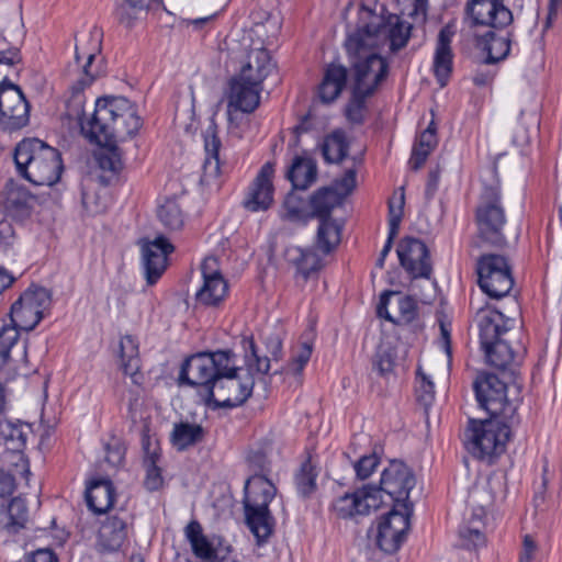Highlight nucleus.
Masks as SVG:
<instances>
[{
  "label": "nucleus",
  "instance_id": "1",
  "mask_svg": "<svg viewBox=\"0 0 562 562\" xmlns=\"http://www.w3.org/2000/svg\"><path fill=\"white\" fill-rule=\"evenodd\" d=\"M79 124L81 132L91 142L106 147L98 156L99 167L116 173L122 169V158L114 143L134 136L143 122L130 100L124 97H106L98 99L91 117L86 120L80 116Z\"/></svg>",
  "mask_w": 562,
  "mask_h": 562
},
{
  "label": "nucleus",
  "instance_id": "37",
  "mask_svg": "<svg viewBox=\"0 0 562 562\" xmlns=\"http://www.w3.org/2000/svg\"><path fill=\"white\" fill-rule=\"evenodd\" d=\"M286 260L296 268L305 280L311 273L321 269V259L317 254L311 249H303L301 247H289L285 250Z\"/></svg>",
  "mask_w": 562,
  "mask_h": 562
},
{
  "label": "nucleus",
  "instance_id": "6",
  "mask_svg": "<svg viewBox=\"0 0 562 562\" xmlns=\"http://www.w3.org/2000/svg\"><path fill=\"white\" fill-rule=\"evenodd\" d=\"M235 358L232 350L198 352L188 357L181 366L180 383L200 386V395L205 400L207 389L216 382L223 370H229V360Z\"/></svg>",
  "mask_w": 562,
  "mask_h": 562
},
{
  "label": "nucleus",
  "instance_id": "3",
  "mask_svg": "<svg viewBox=\"0 0 562 562\" xmlns=\"http://www.w3.org/2000/svg\"><path fill=\"white\" fill-rule=\"evenodd\" d=\"M376 40L358 32L346 41L352 88L374 94L389 75V63L378 53Z\"/></svg>",
  "mask_w": 562,
  "mask_h": 562
},
{
  "label": "nucleus",
  "instance_id": "24",
  "mask_svg": "<svg viewBox=\"0 0 562 562\" xmlns=\"http://www.w3.org/2000/svg\"><path fill=\"white\" fill-rule=\"evenodd\" d=\"M261 83L243 75L232 78L229 82L228 106L244 113L254 112L260 102Z\"/></svg>",
  "mask_w": 562,
  "mask_h": 562
},
{
  "label": "nucleus",
  "instance_id": "53",
  "mask_svg": "<svg viewBox=\"0 0 562 562\" xmlns=\"http://www.w3.org/2000/svg\"><path fill=\"white\" fill-rule=\"evenodd\" d=\"M312 351V342L303 341L300 345V349L293 355L292 361L288 366V370L293 374H300L308 362Z\"/></svg>",
  "mask_w": 562,
  "mask_h": 562
},
{
  "label": "nucleus",
  "instance_id": "46",
  "mask_svg": "<svg viewBox=\"0 0 562 562\" xmlns=\"http://www.w3.org/2000/svg\"><path fill=\"white\" fill-rule=\"evenodd\" d=\"M316 477L317 471L311 459H307L295 474V485L301 496L308 497L316 491Z\"/></svg>",
  "mask_w": 562,
  "mask_h": 562
},
{
  "label": "nucleus",
  "instance_id": "8",
  "mask_svg": "<svg viewBox=\"0 0 562 562\" xmlns=\"http://www.w3.org/2000/svg\"><path fill=\"white\" fill-rule=\"evenodd\" d=\"M473 387L480 407L490 414V418L514 423L518 401L507 397L509 387L504 381L493 373L482 372L476 376Z\"/></svg>",
  "mask_w": 562,
  "mask_h": 562
},
{
  "label": "nucleus",
  "instance_id": "2",
  "mask_svg": "<svg viewBox=\"0 0 562 562\" xmlns=\"http://www.w3.org/2000/svg\"><path fill=\"white\" fill-rule=\"evenodd\" d=\"M254 475L247 479L243 501L245 522L258 543L266 542L273 532L274 518L269 504L277 494V487L262 473L269 471V461L261 450L251 451L247 456Z\"/></svg>",
  "mask_w": 562,
  "mask_h": 562
},
{
  "label": "nucleus",
  "instance_id": "5",
  "mask_svg": "<svg viewBox=\"0 0 562 562\" xmlns=\"http://www.w3.org/2000/svg\"><path fill=\"white\" fill-rule=\"evenodd\" d=\"M514 423L498 418H469L464 430V447L474 458L487 464L505 451Z\"/></svg>",
  "mask_w": 562,
  "mask_h": 562
},
{
  "label": "nucleus",
  "instance_id": "64",
  "mask_svg": "<svg viewBox=\"0 0 562 562\" xmlns=\"http://www.w3.org/2000/svg\"><path fill=\"white\" fill-rule=\"evenodd\" d=\"M25 562H58V559L50 549H38L30 554Z\"/></svg>",
  "mask_w": 562,
  "mask_h": 562
},
{
  "label": "nucleus",
  "instance_id": "7",
  "mask_svg": "<svg viewBox=\"0 0 562 562\" xmlns=\"http://www.w3.org/2000/svg\"><path fill=\"white\" fill-rule=\"evenodd\" d=\"M341 203V195L333 187L318 189L310 199L312 217L319 220L316 246L324 254H329L340 243L341 227L330 214Z\"/></svg>",
  "mask_w": 562,
  "mask_h": 562
},
{
  "label": "nucleus",
  "instance_id": "59",
  "mask_svg": "<svg viewBox=\"0 0 562 562\" xmlns=\"http://www.w3.org/2000/svg\"><path fill=\"white\" fill-rule=\"evenodd\" d=\"M379 464V457L375 453L361 457L353 465L357 477L368 479Z\"/></svg>",
  "mask_w": 562,
  "mask_h": 562
},
{
  "label": "nucleus",
  "instance_id": "38",
  "mask_svg": "<svg viewBox=\"0 0 562 562\" xmlns=\"http://www.w3.org/2000/svg\"><path fill=\"white\" fill-rule=\"evenodd\" d=\"M99 52L100 42L98 40L95 46L89 52H85L81 46L76 45V61L79 64L81 59H86L85 64L81 66L82 76L72 87L77 92L82 91L86 87L90 86L94 79L100 76V69L98 67H93V61Z\"/></svg>",
  "mask_w": 562,
  "mask_h": 562
},
{
  "label": "nucleus",
  "instance_id": "60",
  "mask_svg": "<svg viewBox=\"0 0 562 562\" xmlns=\"http://www.w3.org/2000/svg\"><path fill=\"white\" fill-rule=\"evenodd\" d=\"M124 457L125 447L119 440H113V442L105 446V462L113 469L123 463Z\"/></svg>",
  "mask_w": 562,
  "mask_h": 562
},
{
  "label": "nucleus",
  "instance_id": "14",
  "mask_svg": "<svg viewBox=\"0 0 562 562\" xmlns=\"http://www.w3.org/2000/svg\"><path fill=\"white\" fill-rule=\"evenodd\" d=\"M52 303L50 292L42 286L29 288L11 306V322L23 330H33Z\"/></svg>",
  "mask_w": 562,
  "mask_h": 562
},
{
  "label": "nucleus",
  "instance_id": "15",
  "mask_svg": "<svg viewBox=\"0 0 562 562\" xmlns=\"http://www.w3.org/2000/svg\"><path fill=\"white\" fill-rule=\"evenodd\" d=\"M413 507V504H404V508L392 507L379 521L374 539L385 553L396 552L404 542L411 528Z\"/></svg>",
  "mask_w": 562,
  "mask_h": 562
},
{
  "label": "nucleus",
  "instance_id": "33",
  "mask_svg": "<svg viewBox=\"0 0 562 562\" xmlns=\"http://www.w3.org/2000/svg\"><path fill=\"white\" fill-rule=\"evenodd\" d=\"M286 178L294 189L306 190L316 181V161L308 157L296 156L286 171Z\"/></svg>",
  "mask_w": 562,
  "mask_h": 562
},
{
  "label": "nucleus",
  "instance_id": "11",
  "mask_svg": "<svg viewBox=\"0 0 562 562\" xmlns=\"http://www.w3.org/2000/svg\"><path fill=\"white\" fill-rule=\"evenodd\" d=\"M415 484L416 479L412 470L404 462L392 460L381 473L380 486H368L371 492L379 491L381 506L385 504L383 499V494H385L393 507L404 508V504H413L409 501V493Z\"/></svg>",
  "mask_w": 562,
  "mask_h": 562
},
{
  "label": "nucleus",
  "instance_id": "13",
  "mask_svg": "<svg viewBox=\"0 0 562 562\" xmlns=\"http://www.w3.org/2000/svg\"><path fill=\"white\" fill-rule=\"evenodd\" d=\"M479 285L491 299H501L509 293L514 285L510 268L501 255H484L476 267Z\"/></svg>",
  "mask_w": 562,
  "mask_h": 562
},
{
  "label": "nucleus",
  "instance_id": "16",
  "mask_svg": "<svg viewBox=\"0 0 562 562\" xmlns=\"http://www.w3.org/2000/svg\"><path fill=\"white\" fill-rule=\"evenodd\" d=\"M367 13L372 15L373 21L360 25L356 32L363 36L370 35L375 37L376 43L374 46L378 48L389 42L392 53H396L407 45L413 29L409 22L401 21L395 16L394 23L390 21L387 24H384L371 11Z\"/></svg>",
  "mask_w": 562,
  "mask_h": 562
},
{
  "label": "nucleus",
  "instance_id": "35",
  "mask_svg": "<svg viewBox=\"0 0 562 562\" xmlns=\"http://www.w3.org/2000/svg\"><path fill=\"white\" fill-rule=\"evenodd\" d=\"M205 437L204 428L199 424L180 422L173 425L170 441L179 451L201 442Z\"/></svg>",
  "mask_w": 562,
  "mask_h": 562
},
{
  "label": "nucleus",
  "instance_id": "30",
  "mask_svg": "<svg viewBox=\"0 0 562 562\" xmlns=\"http://www.w3.org/2000/svg\"><path fill=\"white\" fill-rule=\"evenodd\" d=\"M477 323L482 349L502 340L501 337L507 331V328L503 325V314L499 312L480 310L477 313Z\"/></svg>",
  "mask_w": 562,
  "mask_h": 562
},
{
  "label": "nucleus",
  "instance_id": "61",
  "mask_svg": "<svg viewBox=\"0 0 562 562\" xmlns=\"http://www.w3.org/2000/svg\"><path fill=\"white\" fill-rule=\"evenodd\" d=\"M334 186V189L341 195L342 201L356 187V170L348 169L340 179L335 180Z\"/></svg>",
  "mask_w": 562,
  "mask_h": 562
},
{
  "label": "nucleus",
  "instance_id": "12",
  "mask_svg": "<svg viewBox=\"0 0 562 562\" xmlns=\"http://www.w3.org/2000/svg\"><path fill=\"white\" fill-rule=\"evenodd\" d=\"M31 105L22 89L4 78L0 82V130L13 133L30 123Z\"/></svg>",
  "mask_w": 562,
  "mask_h": 562
},
{
  "label": "nucleus",
  "instance_id": "41",
  "mask_svg": "<svg viewBox=\"0 0 562 562\" xmlns=\"http://www.w3.org/2000/svg\"><path fill=\"white\" fill-rule=\"evenodd\" d=\"M31 193L22 186L10 183L7 189L4 207L12 216L23 217L30 214Z\"/></svg>",
  "mask_w": 562,
  "mask_h": 562
},
{
  "label": "nucleus",
  "instance_id": "28",
  "mask_svg": "<svg viewBox=\"0 0 562 562\" xmlns=\"http://www.w3.org/2000/svg\"><path fill=\"white\" fill-rule=\"evenodd\" d=\"M126 513L110 515L101 524L98 533V544L108 551L119 550L127 538Z\"/></svg>",
  "mask_w": 562,
  "mask_h": 562
},
{
  "label": "nucleus",
  "instance_id": "20",
  "mask_svg": "<svg viewBox=\"0 0 562 562\" xmlns=\"http://www.w3.org/2000/svg\"><path fill=\"white\" fill-rule=\"evenodd\" d=\"M376 314L395 325L412 323L417 315V304L412 296L395 291H384L376 306Z\"/></svg>",
  "mask_w": 562,
  "mask_h": 562
},
{
  "label": "nucleus",
  "instance_id": "29",
  "mask_svg": "<svg viewBox=\"0 0 562 562\" xmlns=\"http://www.w3.org/2000/svg\"><path fill=\"white\" fill-rule=\"evenodd\" d=\"M347 79L348 69L345 66L335 63L327 65L317 89L319 100L326 104L334 102L345 89Z\"/></svg>",
  "mask_w": 562,
  "mask_h": 562
},
{
  "label": "nucleus",
  "instance_id": "34",
  "mask_svg": "<svg viewBox=\"0 0 562 562\" xmlns=\"http://www.w3.org/2000/svg\"><path fill=\"white\" fill-rule=\"evenodd\" d=\"M30 427L21 422L0 420V437L7 450L21 453L26 446Z\"/></svg>",
  "mask_w": 562,
  "mask_h": 562
},
{
  "label": "nucleus",
  "instance_id": "57",
  "mask_svg": "<svg viewBox=\"0 0 562 562\" xmlns=\"http://www.w3.org/2000/svg\"><path fill=\"white\" fill-rule=\"evenodd\" d=\"M158 460H144L146 477L144 484L148 491H157L162 485L161 471L157 465Z\"/></svg>",
  "mask_w": 562,
  "mask_h": 562
},
{
  "label": "nucleus",
  "instance_id": "4",
  "mask_svg": "<svg viewBox=\"0 0 562 562\" xmlns=\"http://www.w3.org/2000/svg\"><path fill=\"white\" fill-rule=\"evenodd\" d=\"M18 172L35 186L55 184L61 175L59 151L38 138L21 140L14 150Z\"/></svg>",
  "mask_w": 562,
  "mask_h": 562
},
{
  "label": "nucleus",
  "instance_id": "18",
  "mask_svg": "<svg viewBox=\"0 0 562 562\" xmlns=\"http://www.w3.org/2000/svg\"><path fill=\"white\" fill-rule=\"evenodd\" d=\"M378 492H371L366 485L352 493H346L334 499L331 510L341 519L369 515L372 510H378L381 507Z\"/></svg>",
  "mask_w": 562,
  "mask_h": 562
},
{
  "label": "nucleus",
  "instance_id": "42",
  "mask_svg": "<svg viewBox=\"0 0 562 562\" xmlns=\"http://www.w3.org/2000/svg\"><path fill=\"white\" fill-rule=\"evenodd\" d=\"M348 143L344 132L335 131L323 143L322 153L327 162L338 164L348 154Z\"/></svg>",
  "mask_w": 562,
  "mask_h": 562
},
{
  "label": "nucleus",
  "instance_id": "58",
  "mask_svg": "<svg viewBox=\"0 0 562 562\" xmlns=\"http://www.w3.org/2000/svg\"><path fill=\"white\" fill-rule=\"evenodd\" d=\"M147 8H132L124 0L117 4L114 11L116 20L126 27H132L137 14Z\"/></svg>",
  "mask_w": 562,
  "mask_h": 562
},
{
  "label": "nucleus",
  "instance_id": "45",
  "mask_svg": "<svg viewBox=\"0 0 562 562\" xmlns=\"http://www.w3.org/2000/svg\"><path fill=\"white\" fill-rule=\"evenodd\" d=\"M487 56L485 59L486 64H494L504 59L510 49L509 40L505 36H496L492 31L485 35L484 47Z\"/></svg>",
  "mask_w": 562,
  "mask_h": 562
},
{
  "label": "nucleus",
  "instance_id": "54",
  "mask_svg": "<svg viewBox=\"0 0 562 562\" xmlns=\"http://www.w3.org/2000/svg\"><path fill=\"white\" fill-rule=\"evenodd\" d=\"M374 364L381 375L392 372L395 366V351L391 347H380Z\"/></svg>",
  "mask_w": 562,
  "mask_h": 562
},
{
  "label": "nucleus",
  "instance_id": "55",
  "mask_svg": "<svg viewBox=\"0 0 562 562\" xmlns=\"http://www.w3.org/2000/svg\"><path fill=\"white\" fill-rule=\"evenodd\" d=\"M542 480L539 486L536 487L535 495H533V508H535V515H538L539 513H543L548 509V499L546 494V488L548 484L547 473H548V463L547 461L543 464L542 468Z\"/></svg>",
  "mask_w": 562,
  "mask_h": 562
},
{
  "label": "nucleus",
  "instance_id": "19",
  "mask_svg": "<svg viewBox=\"0 0 562 562\" xmlns=\"http://www.w3.org/2000/svg\"><path fill=\"white\" fill-rule=\"evenodd\" d=\"M193 554L202 560L223 561L231 553V546L222 537H206L198 520H191L184 528Z\"/></svg>",
  "mask_w": 562,
  "mask_h": 562
},
{
  "label": "nucleus",
  "instance_id": "40",
  "mask_svg": "<svg viewBox=\"0 0 562 562\" xmlns=\"http://www.w3.org/2000/svg\"><path fill=\"white\" fill-rule=\"evenodd\" d=\"M437 143L438 140L435 123L430 122L428 127L423 133H420L417 142L413 147L412 156L409 159V164L413 169L417 170L425 164L429 154L437 146Z\"/></svg>",
  "mask_w": 562,
  "mask_h": 562
},
{
  "label": "nucleus",
  "instance_id": "26",
  "mask_svg": "<svg viewBox=\"0 0 562 562\" xmlns=\"http://www.w3.org/2000/svg\"><path fill=\"white\" fill-rule=\"evenodd\" d=\"M453 35L454 31L452 26L446 25L439 31L437 37L432 70L440 87H445L447 85L452 72L453 52L451 48V42Z\"/></svg>",
  "mask_w": 562,
  "mask_h": 562
},
{
  "label": "nucleus",
  "instance_id": "62",
  "mask_svg": "<svg viewBox=\"0 0 562 562\" xmlns=\"http://www.w3.org/2000/svg\"><path fill=\"white\" fill-rule=\"evenodd\" d=\"M16 239L15 229L11 222L7 220L0 221V248L8 250Z\"/></svg>",
  "mask_w": 562,
  "mask_h": 562
},
{
  "label": "nucleus",
  "instance_id": "23",
  "mask_svg": "<svg viewBox=\"0 0 562 562\" xmlns=\"http://www.w3.org/2000/svg\"><path fill=\"white\" fill-rule=\"evenodd\" d=\"M143 266L147 284H155L167 267V257L173 251V246L164 236L154 240H143L140 244Z\"/></svg>",
  "mask_w": 562,
  "mask_h": 562
},
{
  "label": "nucleus",
  "instance_id": "43",
  "mask_svg": "<svg viewBox=\"0 0 562 562\" xmlns=\"http://www.w3.org/2000/svg\"><path fill=\"white\" fill-rule=\"evenodd\" d=\"M486 362L499 370H504L514 360V352L505 340L496 341L485 348Z\"/></svg>",
  "mask_w": 562,
  "mask_h": 562
},
{
  "label": "nucleus",
  "instance_id": "50",
  "mask_svg": "<svg viewBox=\"0 0 562 562\" xmlns=\"http://www.w3.org/2000/svg\"><path fill=\"white\" fill-rule=\"evenodd\" d=\"M19 330L15 324H3L0 327V368H2L10 359L11 348L18 342Z\"/></svg>",
  "mask_w": 562,
  "mask_h": 562
},
{
  "label": "nucleus",
  "instance_id": "21",
  "mask_svg": "<svg viewBox=\"0 0 562 562\" xmlns=\"http://www.w3.org/2000/svg\"><path fill=\"white\" fill-rule=\"evenodd\" d=\"M274 164L266 162L248 188L243 206L249 212L267 211L273 203Z\"/></svg>",
  "mask_w": 562,
  "mask_h": 562
},
{
  "label": "nucleus",
  "instance_id": "44",
  "mask_svg": "<svg viewBox=\"0 0 562 562\" xmlns=\"http://www.w3.org/2000/svg\"><path fill=\"white\" fill-rule=\"evenodd\" d=\"M281 218L284 221L306 224L312 217V212H307L304 201L297 195L290 193L283 202V212Z\"/></svg>",
  "mask_w": 562,
  "mask_h": 562
},
{
  "label": "nucleus",
  "instance_id": "32",
  "mask_svg": "<svg viewBox=\"0 0 562 562\" xmlns=\"http://www.w3.org/2000/svg\"><path fill=\"white\" fill-rule=\"evenodd\" d=\"M273 64L269 52L265 47L250 48L247 54V61L240 69L243 78L252 79L262 82L270 71Z\"/></svg>",
  "mask_w": 562,
  "mask_h": 562
},
{
  "label": "nucleus",
  "instance_id": "52",
  "mask_svg": "<svg viewBox=\"0 0 562 562\" xmlns=\"http://www.w3.org/2000/svg\"><path fill=\"white\" fill-rule=\"evenodd\" d=\"M487 10H494L493 0H469L465 13L471 25H480L487 18Z\"/></svg>",
  "mask_w": 562,
  "mask_h": 562
},
{
  "label": "nucleus",
  "instance_id": "36",
  "mask_svg": "<svg viewBox=\"0 0 562 562\" xmlns=\"http://www.w3.org/2000/svg\"><path fill=\"white\" fill-rule=\"evenodd\" d=\"M121 367L125 375H130L133 383L139 384L138 344L131 335H125L120 341Z\"/></svg>",
  "mask_w": 562,
  "mask_h": 562
},
{
  "label": "nucleus",
  "instance_id": "51",
  "mask_svg": "<svg viewBox=\"0 0 562 562\" xmlns=\"http://www.w3.org/2000/svg\"><path fill=\"white\" fill-rule=\"evenodd\" d=\"M405 204V195L403 188L400 189V193L394 195L389 201V232L391 235H397L400 224L403 217V210Z\"/></svg>",
  "mask_w": 562,
  "mask_h": 562
},
{
  "label": "nucleus",
  "instance_id": "17",
  "mask_svg": "<svg viewBox=\"0 0 562 562\" xmlns=\"http://www.w3.org/2000/svg\"><path fill=\"white\" fill-rule=\"evenodd\" d=\"M401 266L414 279H429L432 273V263L427 246L417 238H403L396 249Z\"/></svg>",
  "mask_w": 562,
  "mask_h": 562
},
{
  "label": "nucleus",
  "instance_id": "31",
  "mask_svg": "<svg viewBox=\"0 0 562 562\" xmlns=\"http://www.w3.org/2000/svg\"><path fill=\"white\" fill-rule=\"evenodd\" d=\"M86 502L94 514H103L114 502V487L110 480H94L86 491Z\"/></svg>",
  "mask_w": 562,
  "mask_h": 562
},
{
  "label": "nucleus",
  "instance_id": "48",
  "mask_svg": "<svg viewBox=\"0 0 562 562\" xmlns=\"http://www.w3.org/2000/svg\"><path fill=\"white\" fill-rule=\"evenodd\" d=\"M157 216L161 224L170 231H177L183 225L182 212L176 201L167 200L161 204L158 207Z\"/></svg>",
  "mask_w": 562,
  "mask_h": 562
},
{
  "label": "nucleus",
  "instance_id": "49",
  "mask_svg": "<svg viewBox=\"0 0 562 562\" xmlns=\"http://www.w3.org/2000/svg\"><path fill=\"white\" fill-rule=\"evenodd\" d=\"M494 10H487V18L480 23L481 26L504 29L513 22L512 12L501 2L493 0Z\"/></svg>",
  "mask_w": 562,
  "mask_h": 562
},
{
  "label": "nucleus",
  "instance_id": "39",
  "mask_svg": "<svg viewBox=\"0 0 562 562\" xmlns=\"http://www.w3.org/2000/svg\"><path fill=\"white\" fill-rule=\"evenodd\" d=\"M27 506L22 497H14L8 505H0V526L18 530L27 520Z\"/></svg>",
  "mask_w": 562,
  "mask_h": 562
},
{
  "label": "nucleus",
  "instance_id": "47",
  "mask_svg": "<svg viewBox=\"0 0 562 562\" xmlns=\"http://www.w3.org/2000/svg\"><path fill=\"white\" fill-rule=\"evenodd\" d=\"M372 93L352 88L351 98L346 106L347 120L353 124H361L364 119V111L367 109V99L372 97Z\"/></svg>",
  "mask_w": 562,
  "mask_h": 562
},
{
  "label": "nucleus",
  "instance_id": "27",
  "mask_svg": "<svg viewBox=\"0 0 562 562\" xmlns=\"http://www.w3.org/2000/svg\"><path fill=\"white\" fill-rule=\"evenodd\" d=\"M221 146L222 144L216 133V126L210 125L204 134L205 159L200 179V182L203 186H215L216 188L220 187L218 177L221 173Z\"/></svg>",
  "mask_w": 562,
  "mask_h": 562
},
{
  "label": "nucleus",
  "instance_id": "56",
  "mask_svg": "<svg viewBox=\"0 0 562 562\" xmlns=\"http://www.w3.org/2000/svg\"><path fill=\"white\" fill-rule=\"evenodd\" d=\"M142 448L144 451V460H159L160 448L158 439L150 435L147 426H144L142 431Z\"/></svg>",
  "mask_w": 562,
  "mask_h": 562
},
{
  "label": "nucleus",
  "instance_id": "9",
  "mask_svg": "<svg viewBox=\"0 0 562 562\" xmlns=\"http://www.w3.org/2000/svg\"><path fill=\"white\" fill-rule=\"evenodd\" d=\"M229 370H223L214 385L207 389L205 403L214 407H237L244 404L252 393L254 378L247 373L241 376L235 364V358L229 360Z\"/></svg>",
  "mask_w": 562,
  "mask_h": 562
},
{
  "label": "nucleus",
  "instance_id": "63",
  "mask_svg": "<svg viewBox=\"0 0 562 562\" xmlns=\"http://www.w3.org/2000/svg\"><path fill=\"white\" fill-rule=\"evenodd\" d=\"M416 392L418 400L424 402V404H428L434 398V383L429 381L425 375H422Z\"/></svg>",
  "mask_w": 562,
  "mask_h": 562
},
{
  "label": "nucleus",
  "instance_id": "10",
  "mask_svg": "<svg viewBox=\"0 0 562 562\" xmlns=\"http://www.w3.org/2000/svg\"><path fill=\"white\" fill-rule=\"evenodd\" d=\"M479 236L487 244L502 247L505 244L503 234L506 224L501 196L495 188H486L481 195L475 212Z\"/></svg>",
  "mask_w": 562,
  "mask_h": 562
},
{
  "label": "nucleus",
  "instance_id": "25",
  "mask_svg": "<svg viewBox=\"0 0 562 562\" xmlns=\"http://www.w3.org/2000/svg\"><path fill=\"white\" fill-rule=\"evenodd\" d=\"M481 496L484 497V502L477 504V509L473 512L469 525L462 526L459 530L460 538L463 539L467 547L477 548L485 542V537L482 532L483 517L485 516V509L493 503V495L485 487L476 490L471 495L473 503L481 498Z\"/></svg>",
  "mask_w": 562,
  "mask_h": 562
},
{
  "label": "nucleus",
  "instance_id": "22",
  "mask_svg": "<svg viewBox=\"0 0 562 562\" xmlns=\"http://www.w3.org/2000/svg\"><path fill=\"white\" fill-rule=\"evenodd\" d=\"M203 278L202 286L195 293V300L206 306H215L227 294L228 284L217 269V260L214 257L205 258L201 265Z\"/></svg>",
  "mask_w": 562,
  "mask_h": 562
}]
</instances>
